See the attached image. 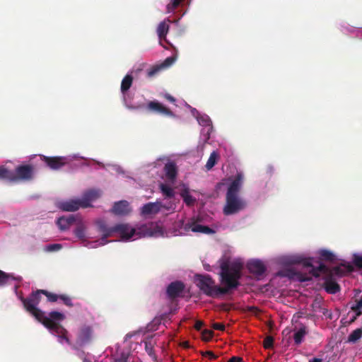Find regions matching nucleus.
<instances>
[{
  "instance_id": "obj_50",
  "label": "nucleus",
  "mask_w": 362,
  "mask_h": 362,
  "mask_svg": "<svg viewBox=\"0 0 362 362\" xmlns=\"http://www.w3.org/2000/svg\"><path fill=\"white\" fill-rule=\"evenodd\" d=\"M310 277H306V278H303L300 280L303 281H308V280H310Z\"/></svg>"
},
{
  "instance_id": "obj_11",
  "label": "nucleus",
  "mask_w": 362,
  "mask_h": 362,
  "mask_svg": "<svg viewBox=\"0 0 362 362\" xmlns=\"http://www.w3.org/2000/svg\"><path fill=\"white\" fill-rule=\"evenodd\" d=\"M185 289V284L180 281L170 283L167 287L166 293L170 299H175L181 296Z\"/></svg>"
},
{
  "instance_id": "obj_26",
  "label": "nucleus",
  "mask_w": 362,
  "mask_h": 362,
  "mask_svg": "<svg viewBox=\"0 0 362 362\" xmlns=\"http://www.w3.org/2000/svg\"><path fill=\"white\" fill-rule=\"evenodd\" d=\"M218 158V155L216 151H213L206 162L205 165L206 168L209 170H211L216 163L217 159Z\"/></svg>"
},
{
  "instance_id": "obj_41",
  "label": "nucleus",
  "mask_w": 362,
  "mask_h": 362,
  "mask_svg": "<svg viewBox=\"0 0 362 362\" xmlns=\"http://www.w3.org/2000/svg\"><path fill=\"white\" fill-rule=\"evenodd\" d=\"M201 354L203 356H209L211 359H216L217 358V356L215 355L212 351H202L201 352Z\"/></svg>"
},
{
  "instance_id": "obj_38",
  "label": "nucleus",
  "mask_w": 362,
  "mask_h": 362,
  "mask_svg": "<svg viewBox=\"0 0 362 362\" xmlns=\"http://www.w3.org/2000/svg\"><path fill=\"white\" fill-rule=\"evenodd\" d=\"M198 122L203 126H211V122L208 116L198 117Z\"/></svg>"
},
{
  "instance_id": "obj_40",
  "label": "nucleus",
  "mask_w": 362,
  "mask_h": 362,
  "mask_svg": "<svg viewBox=\"0 0 362 362\" xmlns=\"http://www.w3.org/2000/svg\"><path fill=\"white\" fill-rule=\"evenodd\" d=\"M353 262L356 267L362 269V256L354 255Z\"/></svg>"
},
{
  "instance_id": "obj_4",
  "label": "nucleus",
  "mask_w": 362,
  "mask_h": 362,
  "mask_svg": "<svg viewBox=\"0 0 362 362\" xmlns=\"http://www.w3.org/2000/svg\"><path fill=\"white\" fill-rule=\"evenodd\" d=\"M291 262L293 264H300L304 267L309 268L310 272L314 276H319L320 274H330L340 276L343 273V270L341 267H335L330 271L329 269L322 262H318V266L315 267L313 264V259L311 258L306 259L301 257H296L291 259Z\"/></svg>"
},
{
  "instance_id": "obj_7",
  "label": "nucleus",
  "mask_w": 362,
  "mask_h": 362,
  "mask_svg": "<svg viewBox=\"0 0 362 362\" xmlns=\"http://www.w3.org/2000/svg\"><path fill=\"white\" fill-rule=\"evenodd\" d=\"M93 329L88 325L82 326L78 333L76 344L79 347H82L88 344L91 340Z\"/></svg>"
},
{
  "instance_id": "obj_37",
  "label": "nucleus",
  "mask_w": 362,
  "mask_h": 362,
  "mask_svg": "<svg viewBox=\"0 0 362 362\" xmlns=\"http://www.w3.org/2000/svg\"><path fill=\"white\" fill-rule=\"evenodd\" d=\"M274 338L272 336L267 337L263 341V346L265 349H271L273 347Z\"/></svg>"
},
{
  "instance_id": "obj_48",
  "label": "nucleus",
  "mask_w": 362,
  "mask_h": 362,
  "mask_svg": "<svg viewBox=\"0 0 362 362\" xmlns=\"http://www.w3.org/2000/svg\"><path fill=\"white\" fill-rule=\"evenodd\" d=\"M322 359L318 358H313V359L310 360L309 362H322Z\"/></svg>"
},
{
  "instance_id": "obj_29",
  "label": "nucleus",
  "mask_w": 362,
  "mask_h": 362,
  "mask_svg": "<svg viewBox=\"0 0 362 362\" xmlns=\"http://www.w3.org/2000/svg\"><path fill=\"white\" fill-rule=\"evenodd\" d=\"M180 195L182 197L184 202L187 206L194 205L196 199L189 194L188 191L185 190L182 192Z\"/></svg>"
},
{
  "instance_id": "obj_24",
  "label": "nucleus",
  "mask_w": 362,
  "mask_h": 362,
  "mask_svg": "<svg viewBox=\"0 0 362 362\" xmlns=\"http://www.w3.org/2000/svg\"><path fill=\"white\" fill-rule=\"evenodd\" d=\"M145 350L151 357L153 361H157L156 355L154 352V342L152 339H148L144 341Z\"/></svg>"
},
{
  "instance_id": "obj_25",
  "label": "nucleus",
  "mask_w": 362,
  "mask_h": 362,
  "mask_svg": "<svg viewBox=\"0 0 362 362\" xmlns=\"http://www.w3.org/2000/svg\"><path fill=\"white\" fill-rule=\"evenodd\" d=\"M321 260L327 262H334L335 260V255L330 251L327 250H321L319 252Z\"/></svg>"
},
{
  "instance_id": "obj_49",
  "label": "nucleus",
  "mask_w": 362,
  "mask_h": 362,
  "mask_svg": "<svg viewBox=\"0 0 362 362\" xmlns=\"http://www.w3.org/2000/svg\"><path fill=\"white\" fill-rule=\"evenodd\" d=\"M127 107L129 108V109H131V110H134V109H136L138 108L139 107H134V106H132V105H126Z\"/></svg>"
},
{
  "instance_id": "obj_15",
  "label": "nucleus",
  "mask_w": 362,
  "mask_h": 362,
  "mask_svg": "<svg viewBox=\"0 0 362 362\" xmlns=\"http://www.w3.org/2000/svg\"><path fill=\"white\" fill-rule=\"evenodd\" d=\"M184 228L185 230H188L191 229L192 231H193V232L202 233H204V234H213L215 233V231L212 228H209V226L198 224L193 220L187 223L185 225Z\"/></svg>"
},
{
  "instance_id": "obj_30",
  "label": "nucleus",
  "mask_w": 362,
  "mask_h": 362,
  "mask_svg": "<svg viewBox=\"0 0 362 362\" xmlns=\"http://www.w3.org/2000/svg\"><path fill=\"white\" fill-rule=\"evenodd\" d=\"M163 69L160 66V64H157V65L153 66L151 68H150L148 70L147 76L149 78L153 77L154 76L158 74Z\"/></svg>"
},
{
  "instance_id": "obj_8",
  "label": "nucleus",
  "mask_w": 362,
  "mask_h": 362,
  "mask_svg": "<svg viewBox=\"0 0 362 362\" xmlns=\"http://www.w3.org/2000/svg\"><path fill=\"white\" fill-rule=\"evenodd\" d=\"M119 233L123 240H128L134 236L135 229L127 223H119L113 226V233Z\"/></svg>"
},
{
  "instance_id": "obj_43",
  "label": "nucleus",
  "mask_w": 362,
  "mask_h": 362,
  "mask_svg": "<svg viewBox=\"0 0 362 362\" xmlns=\"http://www.w3.org/2000/svg\"><path fill=\"white\" fill-rule=\"evenodd\" d=\"M228 362H243V359L239 356L231 357Z\"/></svg>"
},
{
  "instance_id": "obj_46",
  "label": "nucleus",
  "mask_w": 362,
  "mask_h": 362,
  "mask_svg": "<svg viewBox=\"0 0 362 362\" xmlns=\"http://www.w3.org/2000/svg\"><path fill=\"white\" fill-rule=\"evenodd\" d=\"M165 98L170 102L174 103L175 101V99L170 95L167 94Z\"/></svg>"
},
{
  "instance_id": "obj_17",
  "label": "nucleus",
  "mask_w": 362,
  "mask_h": 362,
  "mask_svg": "<svg viewBox=\"0 0 362 362\" xmlns=\"http://www.w3.org/2000/svg\"><path fill=\"white\" fill-rule=\"evenodd\" d=\"M293 340L296 345L298 346L301 344L305 339L306 334H308V327L303 324L300 325V327L297 328L296 327L293 329Z\"/></svg>"
},
{
  "instance_id": "obj_33",
  "label": "nucleus",
  "mask_w": 362,
  "mask_h": 362,
  "mask_svg": "<svg viewBox=\"0 0 362 362\" xmlns=\"http://www.w3.org/2000/svg\"><path fill=\"white\" fill-rule=\"evenodd\" d=\"M9 279H13V278H11L9 274L0 270V285L2 286L6 284Z\"/></svg>"
},
{
  "instance_id": "obj_23",
  "label": "nucleus",
  "mask_w": 362,
  "mask_h": 362,
  "mask_svg": "<svg viewBox=\"0 0 362 362\" xmlns=\"http://www.w3.org/2000/svg\"><path fill=\"white\" fill-rule=\"evenodd\" d=\"M169 25L165 21L160 22L157 28V34L160 39V44L161 45V40H165L169 30Z\"/></svg>"
},
{
  "instance_id": "obj_51",
  "label": "nucleus",
  "mask_w": 362,
  "mask_h": 362,
  "mask_svg": "<svg viewBox=\"0 0 362 362\" xmlns=\"http://www.w3.org/2000/svg\"><path fill=\"white\" fill-rule=\"evenodd\" d=\"M356 317H354V319L351 320V322H354Z\"/></svg>"
},
{
  "instance_id": "obj_35",
  "label": "nucleus",
  "mask_w": 362,
  "mask_h": 362,
  "mask_svg": "<svg viewBox=\"0 0 362 362\" xmlns=\"http://www.w3.org/2000/svg\"><path fill=\"white\" fill-rule=\"evenodd\" d=\"M362 308V296L360 300L357 301L356 304L351 307V310L356 313V315L359 316L362 314L361 309Z\"/></svg>"
},
{
  "instance_id": "obj_32",
  "label": "nucleus",
  "mask_w": 362,
  "mask_h": 362,
  "mask_svg": "<svg viewBox=\"0 0 362 362\" xmlns=\"http://www.w3.org/2000/svg\"><path fill=\"white\" fill-rule=\"evenodd\" d=\"M183 0H173L171 3L167 5V12H173L177 8Z\"/></svg>"
},
{
  "instance_id": "obj_28",
  "label": "nucleus",
  "mask_w": 362,
  "mask_h": 362,
  "mask_svg": "<svg viewBox=\"0 0 362 362\" xmlns=\"http://www.w3.org/2000/svg\"><path fill=\"white\" fill-rule=\"evenodd\" d=\"M159 187H160V189L161 190L162 193L166 197L172 198L174 197L175 192H174V190L173 188H171L170 187L168 186L167 185L163 184V183H161Z\"/></svg>"
},
{
  "instance_id": "obj_14",
  "label": "nucleus",
  "mask_w": 362,
  "mask_h": 362,
  "mask_svg": "<svg viewBox=\"0 0 362 362\" xmlns=\"http://www.w3.org/2000/svg\"><path fill=\"white\" fill-rule=\"evenodd\" d=\"M97 226L99 231L103 233L101 239L99 240L98 242L100 243V245H104L107 243H108L107 238L111 237L113 234V226L107 227L105 222L103 220L98 221Z\"/></svg>"
},
{
  "instance_id": "obj_5",
  "label": "nucleus",
  "mask_w": 362,
  "mask_h": 362,
  "mask_svg": "<svg viewBox=\"0 0 362 362\" xmlns=\"http://www.w3.org/2000/svg\"><path fill=\"white\" fill-rule=\"evenodd\" d=\"M35 168L30 164L18 165L15 170L4 167V180L11 182L28 181L33 178Z\"/></svg>"
},
{
  "instance_id": "obj_34",
  "label": "nucleus",
  "mask_w": 362,
  "mask_h": 362,
  "mask_svg": "<svg viewBox=\"0 0 362 362\" xmlns=\"http://www.w3.org/2000/svg\"><path fill=\"white\" fill-rule=\"evenodd\" d=\"M176 60V57L174 56L167 57L163 63L160 64V66L163 69H165L171 66L175 61Z\"/></svg>"
},
{
  "instance_id": "obj_42",
  "label": "nucleus",
  "mask_w": 362,
  "mask_h": 362,
  "mask_svg": "<svg viewBox=\"0 0 362 362\" xmlns=\"http://www.w3.org/2000/svg\"><path fill=\"white\" fill-rule=\"evenodd\" d=\"M213 328L216 330L223 331L225 329V325L222 323H214Z\"/></svg>"
},
{
  "instance_id": "obj_39",
  "label": "nucleus",
  "mask_w": 362,
  "mask_h": 362,
  "mask_svg": "<svg viewBox=\"0 0 362 362\" xmlns=\"http://www.w3.org/2000/svg\"><path fill=\"white\" fill-rule=\"evenodd\" d=\"M62 246L61 244H58V243L51 244V245H47L46 250L48 252H54V251L59 250L60 249H62Z\"/></svg>"
},
{
  "instance_id": "obj_18",
  "label": "nucleus",
  "mask_w": 362,
  "mask_h": 362,
  "mask_svg": "<svg viewBox=\"0 0 362 362\" xmlns=\"http://www.w3.org/2000/svg\"><path fill=\"white\" fill-rule=\"evenodd\" d=\"M111 211L116 215L124 216L128 214L130 212L128 202L122 200L115 202Z\"/></svg>"
},
{
  "instance_id": "obj_2",
  "label": "nucleus",
  "mask_w": 362,
  "mask_h": 362,
  "mask_svg": "<svg viewBox=\"0 0 362 362\" xmlns=\"http://www.w3.org/2000/svg\"><path fill=\"white\" fill-rule=\"evenodd\" d=\"M221 282L224 287L216 285L215 281L208 274H196L194 276L197 286L206 296L218 298L228 293L230 290L240 286L239 280L242 277L243 264L240 260L231 262H223L221 265Z\"/></svg>"
},
{
  "instance_id": "obj_20",
  "label": "nucleus",
  "mask_w": 362,
  "mask_h": 362,
  "mask_svg": "<svg viewBox=\"0 0 362 362\" xmlns=\"http://www.w3.org/2000/svg\"><path fill=\"white\" fill-rule=\"evenodd\" d=\"M323 287L329 294H335L340 291V286L331 277L325 279Z\"/></svg>"
},
{
  "instance_id": "obj_27",
  "label": "nucleus",
  "mask_w": 362,
  "mask_h": 362,
  "mask_svg": "<svg viewBox=\"0 0 362 362\" xmlns=\"http://www.w3.org/2000/svg\"><path fill=\"white\" fill-rule=\"evenodd\" d=\"M362 337V328H358L354 330L348 337L350 342H356Z\"/></svg>"
},
{
  "instance_id": "obj_31",
  "label": "nucleus",
  "mask_w": 362,
  "mask_h": 362,
  "mask_svg": "<svg viewBox=\"0 0 362 362\" xmlns=\"http://www.w3.org/2000/svg\"><path fill=\"white\" fill-rule=\"evenodd\" d=\"M74 234L75 235L80 238V239H83L85 238V227L83 224H80L78 226H77V227L76 228L75 230H74Z\"/></svg>"
},
{
  "instance_id": "obj_10",
  "label": "nucleus",
  "mask_w": 362,
  "mask_h": 362,
  "mask_svg": "<svg viewBox=\"0 0 362 362\" xmlns=\"http://www.w3.org/2000/svg\"><path fill=\"white\" fill-rule=\"evenodd\" d=\"M102 194L100 189H91L85 192L81 199L82 201V208L91 206L90 203L98 199Z\"/></svg>"
},
{
  "instance_id": "obj_13",
  "label": "nucleus",
  "mask_w": 362,
  "mask_h": 362,
  "mask_svg": "<svg viewBox=\"0 0 362 362\" xmlns=\"http://www.w3.org/2000/svg\"><path fill=\"white\" fill-rule=\"evenodd\" d=\"M147 108L150 111L161 114L168 117H174L173 112L168 107L158 101H150L147 105Z\"/></svg>"
},
{
  "instance_id": "obj_9",
  "label": "nucleus",
  "mask_w": 362,
  "mask_h": 362,
  "mask_svg": "<svg viewBox=\"0 0 362 362\" xmlns=\"http://www.w3.org/2000/svg\"><path fill=\"white\" fill-rule=\"evenodd\" d=\"M247 269L252 274L256 276H262L266 272V267L259 259H252L247 263Z\"/></svg>"
},
{
  "instance_id": "obj_21",
  "label": "nucleus",
  "mask_w": 362,
  "mask_h": 362,
  "mask_svg": "<svg viewBox=\"0 0 362 362\" xmlns=\"http://www.w3.org/2000/svg\"><path fill=\"white\" fill-rule=\"evenodd\" d=\"M75 220L73 215L68 217L62 216L57 219V224L61 230H66L74 223Z\"/></svg>"
},
{
  "instance_id": "obj_1",
  "label": "nucleus",
  "mask_w": 362,
  "mask_h": 362,
  "mask_svg": "<svg viewBox=\"0 0 362 362\" xmlns=\"http://www.w3.org/2000/svg\"><path fill=\"white\" fill-rule=\"evenodd\" d=\"M42 295L47 297L48 302L55 303L59 299L68 307L74 306L71 298L66 294L58 295L44 289L33 291L27 298L21 297L27 312L51 332L57 334L60 342L63 339L68 344H71V341L67 337V330L59 323L65 319V315L58 311H52L47 316L45 312L37 307L41 300Z\"/></svg>"
},
{
  "instance_id": "obj_16",
  "label": "nucleus",
  "mask_w": 362,
  "mask_h": 362,
  "mask_svg": "<svg viewBox=\"0 0 362 362\" xmlns=\"http://www.w3.org/2000/svg\"><path fill=\"white\" fill-rule=\"evenodd\" d=\"M59 208L64 211H75L82 208V201L78 199H70L59 204Z\"/></svg>"
},
{
  "instance_id": "obj_45",
  "label": "nucleus",
  "mask_w": 362,
  "mask_h": 362,
  "mask_svg": "<svg viewBox=\"0 0 362 362\" xmlns=\"http://www.w3.org/2000/svg\"><path fill=\"white\" fill-rule=\"evenodd\" d=\"M0 180H4V166H0Z\"/></svg>"
},
{
  "instance_id": "obj_22",
  "label": "nucleus",
  "mask_w": 362,
  "mask_h": 362,
  "mask_svg": "<svg viewBox=\"0 0 362 362\" xmlns=\"http://www.w3.org/2000/svg\"><path fill=\"white\" fill-rule=\"evenodd\" d=\"M133 83V77L132 75L127 74L122 79L121 83V92L124 96V101L126 103V93L131 88Z\"/></svg>"
},
{
  "instance_id": "obj_36",
  "label": "nucleus",
  "mask_w": 362,
  "mask_h": 362,
  "mask_svg": "<svg viewBox=\"0 0 362 362\" xmlns=\"http://www.w3.org/2000/svg\"><path fill=\"white\" fill-rule=\"evenodd\" d=\"M214 336V332L212 330L204 329L202 333V337L204 341H209Z\"/></svg>"
},
{
  "instance_id": "obj_6",
  "label": "nucleus",
  "mask_w": 362,
  "mask_h": 362,
  "mask_svg": "<svg viewBox=\"0 0 362 362\" xmlns=\"http://www.w3.org/2000/svg\"><path fill=\"white\" fill-rule=\"evenodd\" d=\"M41 160L52 170H59L69 163V159L64 156L49 157L40 156Z\"/></svg>"
},
{
  "instance_id": "obj_47",
  "label": "nucleus",
  "mask_w": 362,
  "mask_h": 362,
  "mask_svg": "<svg viewBox=\"0 0 362 362\" xmlns=\"http://www.w3.org/2000/svg\"><path fill=\"white\" fill-rule=\"evenodd\" d=\"M115 362H127V358L122 356L121 358H117Z\"/></svg>"
},
{
  "instance_id": "obj_3",
  "label": "nucleus",
  "mask_w": 362,
  "mask_h": 362,
  "mask_svg": "<svg viewBox=\"0 0 362 362\" xmlns=\"http://www.w3.org/2000/svg\"><path fill=\"white\" fill-rule=\"evenodd\" d=\"M243 182V175L238 173L228 186L226 194V204L223 209L225 215L235 214L245 209L247 202L239 195Z\"/></svg>"
},
{
  "instance_id": "obj_12",
  "label": "nucleus",
  "mask_w": 362,
  "mask_h": 362,
  "mask_svg": "<svg viewBox=\"0 0 362 362\" xmlns=\"http://www.w3.org/2000/svg\"><path fill=\"white\" fill-rule=\"evenodd\" d=\"M161 208L170 209L171 206H166L163 205L160 202H148L144 204L141 210V214L144 216L150 215L152 214H158Z\"/></svg>"
},
{
  "instance_id": "obj_19",
  "label": "nucleus",
  "mask_w": 362,
  "mask_h": 362,
  "mask_svg": "<svg viewBox=\"0 0 362 362\" xmlns=\"http://www.w3.org/2000/svg\"><path fill=\"white\" fill-rule=\"evenodd\" d=\"M166 178L171 182H174L177 175V168L175 163L168 162L164 166Z\"/></svg>"
},
{
  "instance_id": "obj_44",
  "label": "nucleus",
  "mask_w": 362,
  "mask_h": 362,
  "mask_svg": "<svg viewBox=\"0 0 362 362\" xmlns=\"http://www.w3.org/2000/svg\"><path fill=\"white\" fill-rule=\"evenodd\" d=\"M204 326V323L202 321H197L194 325V328L197 330H200Z\"/></svg>"
}]
</instances>
